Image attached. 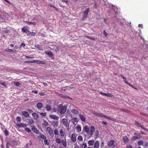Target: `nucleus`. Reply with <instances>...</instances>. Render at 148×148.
I'll return each instance as SVG.
<instances>
[{
  "mask_svg": "<svg viewBox=\"0 0 148 148\" xmlns=\"http://www.w3.org/2000/svg\"><path fill=\"white\" fill-rule=\"evenodd\" d=\"M90 128L89 126L86 125L84 126L82 132H86L89 137H92L93 135L94 138L96 139L99 136V131L96 130L93 126H91Z\"/></svg>",
  "mask_w": 148,
  "mask_h": 148,
  "instance_id": "1",
  "label": "nucleus"
},
{
  "mask_svg": "<svg viewBox=\"0 0 148 148\" xmlns=\"http://www.w3.org/2000/svg\"><path fill=\"white\" fill-rule=\"evenodd\" d=\"M56 142L58 144H60L62 143L63 146L65 147L67 146V143L66 138H65L64 139H62L61 140L60 138H56L55 139Z\"/></svg>",
  "mask_w": 148,
  "mask_h": 148,
  "instance_id": "2",
  "label": "nucleus"
},
{
  "mask_svg": "<svg viewBox=\"0 0 148 148\" xmlns=\"http://www.w3.org/2000/svg\"><path fill=\"white\" fill-rule=\"evenodd\" d=\"M67 106H62V105L60 104L58 107V110L60 114H64L66 110Z\"/></svg>",
  "mask_w": 148,
  "mask_h": 148,
  "instance_id": "3",
  "label": "nucleus"
},
{
  "mask_svg": "<svg viewBox=\"0 0 148 148\" xmlns=\"http://www.w3.org/2000/svg\"><path fill=\"white\" fill-rule=\"evenodd\" d=\"M92 113L93 114H95L99 117H104L106 118L107 119H109L111 120H112L114 121H115V119L113 118H112L111 117L108 116L106 115H104L103 114L100 113H99L94 111L92 112Z\"/></svg>",
  "mask_w": 148,
  "mask_h": 148,
  "instance_id": "4",
  "label": "nucleus"
},
{
  "mask_svg": "<svg viewBox=\"0 0 148 148\" xmlns=\"http://www.w3.org/2000/svg\"><path fill=\"white\" fill-rule=\"evenodd\" d=\"M61 122L62 124L67 129L69 128V123L66 119L63 118L62 119Z\"/></svg>",
  "mask_w": 148,
  "mask_h": 148,
  "instance_id": "5",
  "label": "nucleus"
},
{
  "mask_svg": "<svg viewBox=\"0 0 148 148\" xmlns=\"http://www.w3.org/2000/svg\"><path fill=\"white\" fill-rule=\"evenodd\" d=\"M89 12V8H88L85 10L83 13V17L82 18V20H84L86 19L87 18L88 14Z\"/></svg>",
  "mask_w": 148,
  "mask_h": 148,
  "instance_id": "6",
  "label": "nucleus"
},
{
  "mask_svg": "<svg viewBox=\"0 0 148 148\" xmlns=\"http://www.w3.org/2000/svg\"><path fill=\"white\" fill-rule=\"evenodd\" d=\"M47 131L48 132L49 134L51 137L54 136V134L51 128L49 127H48L46 129Z\"/></svg>",
  "mask_w": 148,
  "mask_h": 148,
  "instance_id": "7",
  "label": "nucleus"
},
{
  "mask_svg": "<svg viewBox=\"0 0 148 148\" xmlns=\"http://www.w3.org/2000/svg\"><path fill=\"white\" fill-rule=\"evenodd\" d=\"M45 53L49 56V57L51 58L52 59H54L53 54L50 51H45Z\"/></svg>",
  "mask_w": 148,
  "mask_h": 148,
  "instance_id": "8",
  "label": "nucleus"
},
{
  "mask_svg": "<svg viewBox=\"0 0 148 148\" xmlns=\"http://www.w3.org/2000/svg\"><path fill=\"white\" fill-rule=\"evenodd\" d=\"M135 124L138 126V127H140L141 128H142L143 130L145 131H148V130L146 128H145L144 127H143L141 124L139 123L137 121H135L134 122Z\"/></svg>",
  "mask_w": 148,
  "mask_h": 148,
  "instance_id": "9",
  "label": "nucleus"
},
{
  "mask_svg": "<svg viewBox=\"0 0 148 148\" xmlns=\"http://www.w3.org/2000/svg\"><path fill=\"white\" fill-rule=\"evenodd\" d=\"M32 127L31 130L33 132L35 133L36 134H40L39 131L37 129L35 126H32Z\"/></svg>",
  "mask_w": 148,
  "mask_h": 148,
  "instance_id": "10",
  "label": "nucleus"
},
{
  "mask_svg": "<svg viewBox=\"0 0 148 148\" xmlns=\"http://www.w3.org/2000/svg\"><path fill=\"white\" fill-rule=\"evenodd\" d=\"M16 125L18 127H23L24 128L27 127V124L26 123H16Z\"/></svg>",
  "mask_w": 148,
  "mask_h": 148,
  "instance_id": "11",
  "label": "nucleus"
},
{
  "mask_svg": "<svg viewBox=\"0 0 148 148\" xmlns=\"http://www.w3.org/2000/svg\"><path fill=\"white\" fill-rule=\"evenodd\" d=\"M71 139L72 142L75 143L76 141V137L74 134H72L71 135Z\"/></svg>",
  "mask_w": 148,
  "mask_h": 148,
  "instance_id": "12",
  "label": "nucleus"
},
{
  "mask_svg": "<svg viewBox=\"0 0 148 148\" xmlns=\"http://www.w3.org/2000/svg\"><path fill=\"white\" fill-rule=\"evenodd\" d=\"M58 120L53 121L52 124L53 127L54 128L57 127L58 125Z\"/></svg>",
  "mask_w": 148,
  "mask_h": 148,
  "instance_id": "13",
  "label": "nucleus"
},
{
  "mask_svg": "<svg viewBox=\"0 0 148 148\" xmlns=\"http://www.w3.org/2000/svg\"><path fill=\"white\" fill-rule=\"evenodd\" d=\"M10 143L11 146L13 148L15 147L18 145L17 142L15 140L12 141L11 142H10Z\"/></svg>",
  "mask_w": 148,
  "mask_h": 148,
  "instance_id": "14",
  "label": "nucleus"
},
{
  "mask_svg": "<svg viewBox=\"0 0 148 148\" xmlns=\"http://www.w3.org/2000/svg\"><path fill=\"white\" fill-rule=\"evenodd\" d=\"M115 143V141L114 140H110L108 143V145L111 147L113 146Z\"/></svg>",
  "mask_w": 148,
  "mask_h": 148,
  "instance_id": "15",
  "label": "nucleus"
},
{
  "mask_svg": "<svg viewBox=\"0 0 148 148\" xmlns=\"http://www.w3.org/2000/svg\"><path fill=\"white\" fill-rule=\"evenodd\" d=\"M95 142L94 140H88V146H93L95 144Z\"/></svg>",
  "mask_w": 148,
  "mask_h": 148,
  "instance_id": "16",
  "label": "nucleus"
},
{
  "mask_svg": "<svg viewBox=\"0 0 148 148\" xmlns=\"http://www.w3.org/2000/svg\"><path fill=\"white\" fill-rule=\"evenodd\" d=\"M49 125L48 122L45 120H43V122L42 123V125L43 128L48 125Z\"/></svg>",
  "mask_w": 148,
  "mask_h": 148,
  "instance_id": "17",
  "label": "nucleus"
},
{
  "mask_svg": "<svg viewBox=\"0 0 148 148\" xmlns=\"http://www.w3.org/2000/svg\"><path fill=\"white\" fill-rule=\"evenodd\" d=\"M52 119L58 120L59 119V117L57 116H56L55 115L51 114L49 116Z\"/></svg>",
  "mask_w": 148,
  "mask_h": 148,
  "instance_id": "18",
  "label": "nucleus"
},
{
  "mask_svg": "<svg viewBox=\"0 0 148 148\" xmlns=\"http://www.w3.org/2000/svg\"><path fill=\"white\" fill-rule=\"evenodd\" d=\"M76 132L77 133H80L81 131V127L80 125H77L76 127Z\"/></svg>",
  "mask_w": 148,
  "mask_h": 148,
  "instance_id": "19",
  "label": "nucleus"
},
{
  "mask_svg": "<svg viewBox=\"0 0 148 148\" xmlns=\"http://www.w3.org/2000/svg\"><path fill=\"white\" fill-rule=\"evenodd\" d=\"M60 134V136L62 137H64L65 136V132L64 131V130L61 129L59 131Z\"/></svg>",
  "mask_w": 148,
  "mask_h": 148,
  "instance_id": "20",
  "label": "nucleus"
},
{
  "mask_svg": "<svg viewBox=\"0 0 148 148\" xmlns=\"http://www.w3.org/2000/svg\"><path fill=\"white\" fill-rule=\"evenodd\" d=\"M99 142L98 140H96L94 144L93 148H99Z\"/></svg>",
  "mask_w": 148,
  "mask_h": 148,
  "instance_id": "21",
  "label": "nucleus"
},
{
  "mask_svg": "<svg viewBox=\"0 0 148 148\" xmlns=\"http://www.w3.org/2000/svg\"><path fill=\"white\" fill-rule=\"evenodd\" d=\"M22 115L25 117H28L29 116V114L28 113L25 111H23L22 112Z\"/></svg>",
  "mask_w": 148,
  "mask_h": 148,
  "instance_id": "22",
  "label": "nucleus"
},
{
  "mask_svg": "<svg viewBox=\"0 0 148 148\" xmlns=\"http://www.w3.org/2000/svg\"><path fill=\"white\" fill-rule=\"evenodd\" d=\"M79 117L81 120L83 122H85V118L83 114H79Z\"/></svg>",
  "mask_w": 148,
  "mask_h": 148,
  "instance_id": "23",
  "label": "nucleus"
},
{
  "mask_svg": "<svg viewBox=\"0 0 148 148\" xmlns=\"http://www.w3.org/2000/svg\"><path fill=\"white\" fill-rule=\"evenodd\" d=\"M37 108L39 109H41L43 107L42 104L40 102H39L36 105Z\"/></svg>",
  "mask_w": 148,
  "mask_h": 148,
  "instance_id": "24",
  "label": "nucleus"
},
{
  "mask_svg": "<svg viewBox=\"0 0 148 148\" xmlns=\"http://www.w3.org/2000/svg\"><path fill=\"white\" fill-rule=\"evenodd\" d=\"M71 112L74 114H79V112L75 109H72L71 110Z\"/></svg>",
  "mask_w": 148,
  "mask_h": 148,
  "instance_id": "25",
  "label": "nucleus"
},
{
  "mask_svg": "<svg viewBox=\"0 0 148 148\" xmlns=\"http://www.w3.org/2000/svg\"><path fill=\"white\" fill-rule=\"evenodd\" d=\"M40 136H37L38 139H40V138L42 139H46L47 138L44 135L42 134L41 133H40Z\"/></svg>",
  "mask_w": 148,
  "mask_h": 148,
  "instance_id": "26",
  "label": "nucleus"
},
{
  "mask_svg": "<svg viewBox=\"0 0 148 148\" xmlns=\"http://www.w3.org/2000/svg\"><path fill=\"white\" fill-rule=\"evenodd\" d=\"M32 115L35 119H37L38 118V114L36 113H33Z\"/></svg>",
  "mask_w": 148,
  "mask_h": 148,
  "instance_id": "27",
  "label": "nucleus"
},
{
  "mask_svg": "<svg viewBox=\"0 0 148 148\" xmlns=\"http://www.w3.org/2000/svg\"><path fill=\"white\" fill-rule=\"evenodd\" d=\"M121 76L122 78L123 79V81L125 83H126L127 84H130V83L129 82H127V81L125 77L123 76L122 75H121Z\"/></svg>",
  "mask_w": 148,
  "mask_h": 148,
  "instance_id": "28",
  "label": "nucleus"
},
{
  "mask_svg": "<svg viewBox=\"0 0 148 148\" xmlns=\"http://www.w3.org/2000/svg\"><path fill=\"white\" fill-rule=\"evenodd\" d=\"M123 141L124 143H126L129 141V139L127 136H124L123 138Z\"/></svg>",
  "mask_w": 148,
  "mask_h": 148,
  "instance_id": "29",
  "label": "nucleus"
},
{
  "mask_svg": "<svg viewBox=\"0 0 148 148\" xmlns=\"http://www.w3.org/2000/svg\"><path fill=\"white\" fill-rule=\"evenodd\" d=\"M35 63L38 64H45L46 63L45 62H43V61H40L38 60H36V62Z\"/></svg>",
  "mask_w": 148,
  "mask_h": 148,
  "instance_id": "30",
  "label": "nucleus"
},
{
  "mask_svg": "<svg viewBox=\"0 0 148 148\" xmlns=\"http://www.w3.org/2000/svg\"><path fill=\"white\" fill-rule=\"evenodd\" d=\"M72 122L73 124L75 123H76L78 122V119L77 118L75 117H73L72 119Z\"/></svg>",
  "mask_w": 148,
  "mask_h": 148,
  "instance_id": "31",
  "label": "nucleus"
},
{
  "mask_svg": "<svg viewBox=\"0 0 148 148\" xmlns=\"http://www.w3.org/2000/svg\"><path fill=\"white\" fill-rule=\"evenodd\" d=\"M36 62V60H29V61H25L24 62L25 63H35Z\"/></svg>",
  "mask_w": 148,
  "mask_h": 148,
  "instance_id": "32",
  "label": "nucleus"
},
{
  "mask_svg": "<svg viewBox=\"0 0 148 148\" xmlns=\"http://www.w3.org/2000/svg\"><path fill=\"white\" fill-rule=\"evenodd\" d=\"M22 32H27V31L29 32L28 29L25 26L23 27L22 28Z\"/></svg>",
  "mask_w": 148,
  "mask_h": 148,
  "instance_id": "33",
  "label": "nucleus"
},
{
  "mask_svg": "<svg viewBox=\"0 0 148 148\" xmlns=\"http://www.w3.org/2000/svg\"><path fill=\"white\" fill-rule=\"evenodd\" d=\"M77 140L79 141L82 142L83 140V138L82 136L81 135H79L77 137Z\"/></svg>",
  "mask_w": 148,
  "mask_h": 148,
  "instance_id": "34",
  "label": "nucleus"
},
{
  "mask_svg": "<svg viewBox=\"0 0 148 148\" xmlns=\"http://www.w3.org/2000/svg\"><path fill=\"white\" fill-rule=\"evenodd\" d=\"M106 96H107L108 97H113L114 96V95H112V94L108 92L106 93Z\"/></svg>",
  "mask_w": 148,
  "mask_h": 148,
  "instance_id": "35",
  "label": "nucleus"
},
{
  "mask_svg": "<svg viewBox=\"0 0 148 148\" xmlns=\"http://www.w3.org/2000/svg\"><path fill=\"white\" fill-rule=\"evenodd\" d=\"M46 109L47 111H49L51 109V107L49 105H47L46 107Z\"/></svg>",
  "mask_w": 148,
  "mask_h": 148,
  "instance_id": "36",
  "label": "nucleus"
},
{
  "mask_svg": "<svg viewBox=\"0 0 148 148\" xmlns=\"http://www.w3.org/2000/svg\"><path fill=\"white\" fill-rule=\"evenodd\" d=\"M143 141L142 140H139L138 142V144L139 145H143Z\"/></svg>",
  "mask_w": 148,
  "mask_h": 148,
  "instance_id": "37",
  "label": "nucleus"
},
{
  "mask_svg": "<svg viewBox=\"0 0 148 148\" xmlns=\"http://www.w3.org/2000/svg\"><path fill=\"white\" fill-rule=\"evenodd\" d=\"M54 132V134L55 135L58 136L59 135V132L57 129H55Z\"/></svg>",
  "mask_w": 148,
  "mask_h": 148,
  "instance_id": "38",
  "label": "nucleus"
},
{
  "mask_svg": "<svg viewBox=\"0 0 148 148\" xmlns=\"http://www.w3.org/2000/svg\"><path fill=\"white\" fill-rule=\"evenodd\" d=\"M28 121H29V123L32 124L34 123V120L32 119H28Z\"/></svg>",
  "mask_w": 148,
  "mask_h": 148,
  "instance_id": "39",
  "label": "nucleus"
},
{
  "mask_svg": "<svg viewBox=\"0 0 148 148\" xmlns=\"http://www.w3.org/2000/svg\"><path fill=\"white\" fill-rule=\"evenodd\" d=\"M25 130L28 133H30L31 132V130L28 127H25Z\"/></svg>",
  "mask_w": 148,
  "mask_h": 148,
  "instance_id": "40",
  "label": "nucleus"
},
{
  "mask_svg": "<svg viewBox=\"0 0 148 148\" xmlns=\"http://www.w3.org/2000/svg\"><path fill=\"white\" fill-rule=\"evenodd\" d=\"M87 145L86 143H84L82 145V148H87Z\"/></svg>",
  "mask_w": 148,
  "mask_h": 148,
  "instance_id": "41",
  "label": "nucleus"
},
{
  "mask_svg": "<svg viewBox=\"0 0 148 148\" xmlns=\"http://www.w3.org/2000/svg\"><path fill=\"white\" fill-rule=\"evenodd\" d=\"M44 142L45 144L46 145H49V143L48 142V141H47V140L46 139H45V140L44 141Z\"/></svg>",
  "mask_w": 148,
  "mask_h": 148,
  "instance_id": "42",
  "label": "nucleus"
},
{
  "mask_svg": "<svg viewBox=\"0 0 148 148\" xmlns=\"http://www.w3.org/2000/svg\"><path fill=\"white\" fill-rule=\"evenodd\" d=\"M10 146H11L10 143L9 142H7L6 144V148H9Z\"/></svg>",
  "mask_w": 148,
  "mask_h": 148,
  "instance_id": "43",
  "label": "nucleus"
},
{
  "mask_svg": "<svg viewBox=\"0 0 148 148\" xmlns=\"http://www.w3.org/2000/svg\"><path fill=\"white\" fill-rule=\"evenodd\" d=\"M14 85L17 86H19L21 85L18 82L14 83Z\"/></svg>",
  "mask_w": 148,
  "mask_h": 148,
  "instance_id": "44",
  "label": "nucleus"
},
{
  "mask_svg": "<svg viewBox=\"0 0 148 148\" xmlns=\"http://www.w3.org/2000/svg\"><path fill=\"white\" fill-rule=\"evenodd\" d=\"M0 84L1 85L3 86H5V87H6L7 86V85H6V84L5 82H0Z\"/></svg>",
  "mask_w": 148,
  "mask_h": 148,
  "instance_id": "45",
  "label": "nucleus"
},
{
  "mask_svg": "<svg viewBox=\"0 0 148 148\" xmlns=\"http://www.w3.org/2000/svg\"><path fill=\"white\" fill-rule=\"evenodd\" d=\"M16 120L18 122H20L21 121V117L20 116H17L16 117Z\"/></svg>",
  "mask_w": 148,
  "mask_h": 148,
  "instance_id": "46",
  "label": "nucleus"
},
{
  "mask_svg": "<svg viewBox=\"0 0 148 148\" xmlns=\"http://www.w3.org/2000/svg\"><path fill=\"white\" fill-rule=\"evenodd\" d=\"M6 136H7L8 135L9 132L7 130L5 129L4 132Z\"/></svg>",
  "mask_w": 148,
  "mask_h": 148,
  "instance_id": "47",
  "label": "nucleus"
},
{
  "mask_svg": "<svg viewBox=\"0 0 148 148\" xmlns=\"http://www.w3.org/2000/svg\"><path fill=\"white\" fill-rule=\"evenodd\" d=\"M32 24L34 25H36V22H30V25Z\"/></svg>",
  "mask_w": 148,
  "mask_h": 148,
  "instance_id": "48",
  "label": "nucleus"
},
{
  "mask_svg": "<svg viewBox=\"0 0 148 148\" xmlns=\"http://www.w3.org/2000/svg\"><path fill=\"white\" fill-rule=\"evenodd\" d=\"M27 111H28L29 112L30 114L31 113L33 112L32 110L29 108L27 109Z\"/></svg>",
  "mask_w": 148,
  "mask_h": 148,
  "instance_id": "49",
  "label": "nucleus"
},
{
  "mask_svg": "<svg viewBox=\"0 0 148 148\" xmlns=\"http://www.w3.org/2000/svg\"><path fill=\"white\" fill-rule=\"evenodd\" d=\"M40 114L42 116H46V115H47L46 113V112H45V113H40Z\"/></svg>",
  "mask_w": 148,
  "mask_h": 148,
  "instance_id": "50",
  "label": "nucleus"
},
{
  "mask_svg": "<svg viewBox=\"0 0 148 148\" xmlns=\"http://www.w3.org/2000/svg\"><path fill=\"white\" fill-rule=\"evenodd\" d=\"M126 148H133L132 146L130 145H127L126 146Z\"/></svg>",
  "mask_w": 148,
  "mask_h": 148,
  "instance_id": "51",
  "label": "nucleus"
},
{
  "mask_svg": "<svg viewBox=\"0 0 148 148\" xmlns=\"http://www.w3.org/2000/svg\"><path fill=\"white\" fill-rule=\"evenodd\" d=\"M136 138V139H139L141 137V136L140 135H137V136H135Z\"/></svg>",
  "mask_w": 148,
  "mask_h": 148,
  "instance_id": "52",
  "label": "nucleus"
},
{
  "mask_svg": "<svg viewBox=\"0 0 148 148\" xmlns=\"http://www.w3.org/2000/svg\"><path fill=\"white\" fill-rule=\"evenodd\" d=\"M31 34V36H34L36 35V34L35 32H33L32 33L30 32Z\"/></svg>",
  "mask_w": 148,
  "mask_h": 148,
  "instance_id": "53",
  "label": "nucleus"
},
{
  "mask_svg": "<svg viewBox=\"0 0 148 148\" xmlns=\"http://www.w3.org/2000/svg\"><path fill=\"white\" fill-rule=\"evenodd\" d=\"M37 48L38 49H39L42 50L43 49L40 46L38 45L37 46Z\"/></svg>",
  "mask_w": 148,
  "mask_h": 148,
  "instance_id": "54",
  "label": "nucleus"
},
{
  "mask_svg": "<svg viewBox=\"0 0 148 148\" xmlns=\"http://www.w3.org/2000/svg\"><path fill=\"white\" fill-rule=\"evenodd\" d=\"M144 146L145 147H148V142H146L144 144Z\"/></svg>",
  "mask_w": 148,
  "mask_h": 148,
  "instance_id": "55",
  "label": "nucleus"
},
{
  "mask_svg": "<svg viewBox=\"0 0 148 148\" xmlns=\"http://www.w3.org/2000/svg\"><path fill=\"white\" fill-rule=\"evenodd\" d=\"M103 33H104V35H105V36L106 37L107 36L108 34L106 32V31L105 30L103 31Z\"/></svg>",
  "mask_w": 148,
  "mask_h": 148,
  "instance_id": "56",
  "label": "nucleus"
},
{
  "mask_svg": "<svg viewBox=\"0 0 148 148\" xmlns=\"http://www.w3.org/2000/svg\"><path fill=\"white\" fill-rule=\"evenodd\" d=\"M32 92L35 94H37L38 93V91L36 90H33L32 91Z\"/></svg>",
  "mask_w": 148,
  "mask_h": 148,
  "instance_id": "57",
  "label": "nucleus"
},
{
  "mask_svg": "<svg viewBox=\"0 0 148 148\" xmlns=\"http://www.w3.org/2000/svg\"><path fill=\"white\" fill-rule=\"evenodd\" d=\"M100 93L102 95L106 96V93L101 92H100Z\"/></svg>",
  "mask_w": 148,
  "mask_h": 148,
  "instance_id": "58",
  "label": "nucleus"
},
{
  "mask_svg": "<svg viewBox=\"0 0 148 148\" xmlns=\"http://www.w3.org/2000/svg\"><path fill=\"white\" fill-rule=\"evenodd\" d=\"M6 51L8 52H12V49H6Z\"/></svg>",
  "mask_w": 148,
  "mask_h": 148,
  "instance_id": "59",
  "label": "nucleus"
},
{
  "mask_svg": "<svg viewBox=\"0 0 148 148\" xmlns=\"http://www.w3.org/2000/svg\"><path fill=\"white\" fill-rule=\"evenodd\" d=\"M136 137L135 136H134L132 137V140H136Z\"/></svg>",
  "mask_w": 148,
  "mask_h": 148,
  "instance_id": "60",
  "label": "nucleus"
},
{
  "mask_svg": "<svg viewBox=\"0 0 148 148\" xmlns=\"http://www.w3.org/2000/svg\"><path fill=\"white\" fill-rule=\"evenodd\" d=\"M25 43H22L21 45H20V46L21 47V46H23V47H25Z\"/></svg>",
  "mask_w": 148,
  "mask_h": 148,
  "instance_id": "61",
  "label": "nucleus"
},
{
  "mask_svg": "<svg viewBox=\"0 0 148 148\" xmlns=\"http://www.w3.org/2000/svg\"><path fill=\"white\" fill-rule=\"evenodd\" d=\"M39 94L41 96H43L44 95V92H40Z\"/></svg>",
  "mask_w": 148,
  "mask_h": 148,
  "instance_id": "62",
  "label": "nucleus"
},
{
  "mask_svg": "<svg viewBox=\"0 0 148 148\" xmlns=\"http://www.w3.org/2000/svg\"><path fill=\"white\" fill-rule=\"evenodd\" d=\"M43 85L45 86L46 87L47 86V84L45 82H44L43 83Z\"/></svg>",
  "mask_w": 148,
  "mask_h": 148,
  "instance_id": "63",
  "label": "nucleus"
},
{
  "mask_svg": "<svg viewBox=\"0 0 148 148\" xmlns=\"http://www.w3.org/2000/svg\"><path fill=\"white\" fill-rule=\"evenodd\" d=\"M24 22L27 23V24L30 25V22L29 21H25Z\"/></svg>",
  "mask_w": 148,
  "mask_h": 148,
  "instance_id": "64",
  "label": "nucleus"
}]
</instances>
